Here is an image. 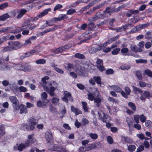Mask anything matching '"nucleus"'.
<instances>
[{
  "label": "nucleus",
  "instance_id": "obj_1",
  "mask_svg": "<svg viewBox=\"0 0 152 152\" xmlns=\"http://www.w3.org/2000/svg\"><path fill=\"white\" fill-rule=\"evenodd\" d=\"M75 72L78 75L85 77L87 76L88 73L87 71L83 65L81 61L76 60H75Z\"/></svg>",
  "mask_w": 152,
  "mask_h": 152
},
{
  "label": "nucleus",
  "instance_id": "obj_2",
  "mask_svg": "<svg viewBox=\"0 0 152 152\" xmlns=\"http://www.w3.org/2000/svg\"><path fill=\"white\" fill-rule=\"evenodd\" d=\"M8 45L9 46L4 48L2 51V52H6L18 49L22 47L20 42L17 41H10L8 42Z\"/></svg>",
  "mask_w": 152,
  "mask_h": 152
},
{
  "label": "nucleus",
  "instance_id": "obj_3",
  "mask_svg": "<svg viewBox=\"0 0 152 152\" xmlns=\"http://www.w3.org/2000/svg\"><path fill=\"white\" fill-rule=\"evenodd\" d=\"M124 7V5L120 6L117 8H115V7H107L104 11V16L105 18L109 17L111 15V13L119 12Z\"/></svg>",
  "mask_w": 152,
  "mask_h": 152
},
{
  "label": "nucleus",
  "instance_id": "obj_4",
  "mask_svg": "<svg viewBox=\"0 0 152 152\" xmlns=\"http://www.w3.org/2000/svg\"><path fill=\"white\" fill-rule=\"evenodd\" d=\"M51 8H49L44 10L39 14L37 15L35 17H31L30 18V21L32 22L37 21L39 18H41L44 16L45 15L48 14L49 12L51 11Z\"/></svg>",
  "mask_w": 152,
  "mask_h": 152
},
{
  "label": "nucleus",
  "instance_id": "obj_5",
  "mask_svg": "<svg viewBox=\"0 0 152 152\" xmlns=\"http://www.w3.org/2000/svg\"><path fill=\"white\" fill-rule=\"evenodd\" d=\"M64 95L62 98V100L66 103H68L69 100L70 102H72L73 101V98L71 94L67 91H64Z\"/></svg>",
  "mask_w": 152,
  "mask_h": 152
},
{
  "label": "nucleus",
  "instance_id": "obj_6",
  "mask_svg": "<svg viewBox=\"0 0 152 152\" xmlns=\"http://www.w3.org/2000/svg\"><path fill=\"white\" fill-rule=\"evenodd\" d=\"M33 24H34V23H23L21 26L18 28V30H20V31H18V30H15L14 32H12L16 33L21 31L23 30H29L30 26H31Z\"/></svg>",
  "mask_w": 152,
  "mask_h": 152
},
{
  "label": "nucleus",
  "instance_id": "obj_7",
  "mask_svg": "<svg viewBox=\"0 0 152 152\" xmlns=\"http://www.w3.org/2000/svg\"><path fill=\"white\" fill-rule=\"evenodd\" d=\"M9 99L12 104V106L14 109L18 110L19 109V104L18 99L15 96H10Z\"/></svg>",
  "mask_w": 152,
  "mask_h": 152
},
{
  "label": "nucleus",
  "instance_id": "obj_8",
  "mask_svg": "<svg viewBox=\"0 0 152 152\" xmlns=\"http://www.w3.org/2000/svg\"><path fill=\"white\" fill-rule=\"evenodd\" d=\"M12 67L4 63V60L3 57H0V70L6 71L10 70Z\"/></svg>",
  "mask_w": 152,
  "mask_h": 152
},
{
  "label": "nucleus",
  "instance_id": "obj_9",
  "mask_svg": "<svg viewBox=\"0 0 152 152\" xmlns=\"http://www.w3.org/2000/svg\"><path fill=\"white\" fill-rule=\"evenodd\" d=\"M43 88L44 90L47 92L50 96H54L56 87H54L51 86L50 88H49L47 86H43Z\"/></svg>",
  "mask_w": 152,
  "mask_h": 152
},
{
  "label": "nucleus",
  "instance_id": "obj_10",
  "mask_svg": "<svg viewBox=\"0 0 152 152\" xmlns=\"http://www.w3.org/2000/svg\"><path fill=\"white\" fill-rule=\"evenodd\" d=\"M29 121L30 123L28 125H30V129L31 130H33L35 129V125L37 124V122L36 121V119L33 116L30 118Z\"/></svg>",
  "mask_w": 152,
  "mask_h": 152
},
{
  "label": "nucleus",
  "instance_id": "obj_11",
  "mask_svg": "<svg viewBox=\"0 0 152 152\" xmlns=\"http://www.w3.org/2000/svg\"><path fill=\"white\" fill-rule=\"evenodd\" d=\"M34 135V133H32L28 135V139L27 140L25 141L28 146H30L34 143L35 139L33 138Z\"/></svg>",
  "mask_w": 152,
  "mask_h": 152
},
{
  "label": "nucleus",
  "instance_id": "obj_12",
  "mask_svg": "<svg viewBox=\"0 0 152 152\" xmlns=\"http://www.w3.org/2000/svg\"><path fill=\"white\" fill-rule=\"evenodd\" d=\"M96 66L101 72H103L105 70V68L103 65V61L102 60L98 59L96 61Z\"/></svg>",
  "mask_w": 152,
  "mask_h": 152
},
{
  "label": "nucleus",
  "instance_id": "obj_13",
  "mask_svg": "<svg viewBox=\"0 0 152 152\" xmlns=\"http://www.w3.org/2000/svg\"><path fill=\"white\" fill-rule=\"evenodd\" d=\"M45 138L47 143H50L53 140V135L50 131H47L45 133Z\"/></svg>",
  "mask_w": 152,
  "mask_h": 152
},
{
  "label": "nucleus",
  "instance_id": "obj_14",
  "mask_svg": "<svg viewBox=\"0 0 152 152\" xmlns=\"http://www.w3.org/2000/svg\"><path fill=\"white\" fill-rule=\"evenodd\" d=\"M150 93L148 91H145L140 97V99L142 101H145L146 98H148L150 96Z\"/></svg>",
  "mask_w": 152,
  "mask_h": 152
},
{
  "label": "nucleus",
  "instance_id": "obj_15",
  "mask_svg": "<svg viewBox=\"0 0 152 152\" xmlns=\"http://www.w3.org/2000/svg\"><path fill=\"white\" fill-rule=\"evenodd\" d=\"M130 48L132 51L133 52H137L138 51L140 52L142 51V50L141 49L137 47L135 45H131Z\"/></svg>",
  "mask_w": 152,
  "mask_h": 152
},
{
  "label": "nucleus",
  "instance_id": "obj_16",
  "mask_svg": "<svg viewBox=\"0 0 152 152\" xmlns=\"http://www.w3.org/2000/svg\"><path fill=\"white\" fill-rule=\"evenodd\" d=\"M31 69V66L27 63L22 64V71L27 72L30 71Z\"/></svg>",
  "mask_w": 152,
  "mask_h": 152
},
{
  "label": "nucleus",
  "instance_id": "obj_17",
  "mask_svg": "<svg viewBox=\"0 0 152 152\" xmlns=\"http://www.w3.org/2000/svg\"><path fill=\"white\" fill-rule=\"evenodd\" d=\"M19 109H20V114L25 113H27V110L26 107L23 104H20L19 106Z\"/></svg>",
  "mask_w": 152,
  "mask_h": 152
},
{
  "label": "nucleus",
  "instance_id": "obj_18",
  "mask_svg": "<svg viewBox=\"0 0 152 152\" xmlns=\"http://www.w3.org/2000/svg\"><path fill=\"white\" fill-rule=\"evenodd\" d=\"M29 146H28L26 142H25V143H21L19 144V146L18 147L17 149L20 151H21L23 150V149L25 148L29 147Z\"/></svg>",
  "mask_w": 152,
  "mask_h": 152
},
{
  "label": "nucleus",
  "instance_id": "obj_19",
  "mask_svg": "<svg viewBox=\"0 0 152 152\" xmlns=\"http://www.w3.org/2000/svg\"><path fill=\"white\" fill-rule=\"evenodd\" d=\"M30 125H28L27 124L23 123L21 125V129L23 130L30 131Z\"/></svg>",
  "mask_w": 152,
  "mask_h": 152
},
{
  "label": "nucleus",
  "instance_id": "obj_20",
  "mask_svg": "<svg viewBox=\"0 0 152 152\" xmlns=\"http://www.w3.org/2000/svg\"><path fill=\"white\" fill-rule=\"evenodd\" d=\"M75 61H74V64L70 63H68L67 64V66H65L64 67L65 69L67 70H69V69H75Z\"/></svg>",
  "mask_w": 152,
  "mask_h": 152
},
{
  "label": "nucleus",
  "instance_id": "obj_21",
  "mask_svg": "<svg viewBox=\"0 0 152 152\" xmlns=\"http://www.w3.org/2000/svg\"><path fill=\"white\" fill-rule=\"evenodd\" d=\"M10 17L9 15L6 13L3 15L0 16V21H4Z\"/></svg>",
  "mask_w": 152,
  "mask_h": 152
},
{
  "label": "nucleus",
  "instance_id": "obj_22",
  "mask_svg": "<svg viewBox=\"0 0 152 152\" xmlns=\"http://www.w3.org/2000/svg\"><path fill=\"white\" fill-rule=\"evenodd\" d=\"M101 120L104 122H109L111 121L110 117L107 115H105Z\"/></svg>",
  "mask_w": 152,
  "mask_h": 152
},
{
  "label": "nucleus",
  "instance_id": "obj_23",
  "mask_svg": "<svg viewBox=\"0 0 152 152\" xmlns=\"http://www.w3.org/2000/svg\"><path fill=\"white\" fill-rule=\"evenodd\" d=\"M5 127L3 124L0 125V138L5 134Z\"/></svg>",
  "mask_w": 152,
  "mask_h": 152
},
{
  "label": "nucleus",
  "instance_id": "obj_24",
  "mask_svg": "<svg viewBox=\"0 0 152 152\" xmlns=\"http://www.w3.org/2000/svg\"><path fill=\"white\" fill-rule=\"evenodd\" d=\"M62 47H60L58 48H56L52 51V52L54 53L58 54L59 53L62 52L64 51Z\"/></svg>",
  "mask_w": 152,
  "mask_h": 152
},
{
  "label": "nucleus",
  "instance_id": "obj_25",
  "mask_svg": "<svg viewBox=\"0 0 152 152\" xmlns=\"http://www.w3.org/2000/svg\"><path fill=\"white\" fill-rule=\"evenodd\" d=\"M88 37H85V39L81 40L80 41V44H82L84 42H85L87 41L90 40L92 37V36L91 35H88Z\"/></svg>",
  "mask_w": 152,
  "mask_h": 152
},
{
  "label": "nucleus",
  "instance_id": "obj_26",
  "mask_svg": "<svg viewBox=\"0 0 152 152\" xmlns=\"http://www.w3.org/2000/svg\"><path fill=\"white\" fill-rule=\"evenodd\" d=\"M74 57L75 58L80 59H83L85 58L84 55L82 54L77 53H75L74 55Z\"/></svg>",
  "mask_w": 152,
  "mask_h": 152
},
{
  "label": "nucleus",
  "instance_id": "obj_27",
  "mask_svg": "<svg viewBox=\"0 0 152 152\" xmlns=\"http://www.w3.org/2000/svg\"><path fill=\"white\" fill-rule=\"evenodd\" d=\"M82 104L83 105V108L85 112H87L88 111V108L87 107V104L86 102H82Z\"/></svg>",
  "mask_w": 152,
  "mask_h": 152
},
{
  "label": "nucleus",
  "instance_id": "obj_28",
  "mask_svg": "<svg viewBox=\"0 0 152 152\" xmlns=\"http://www.w3.org/2000/svg\"><path fill=\"white\" fill-rule=\"evenodd\" d=\"M92 6V4L90 3L88 5L82 7L80 10V11L83 12L84 11H86L88 10L90 7Z\"/></svg>",
  "mask_w": 152,
  "mask_h": 152
},
{
  "label": "nucleus",
  "instance_id": "obj_29",
  "mask_svg": "<svg viewBox=\"0 0 152 152\" xmlns=\"http://www.w3.org/2000/svg\"><path fill=\"white\" fill-rule=\"evenodd\" d=\"M14 67L18 70L22 71V64H16L14 66Z\"/></svg>",
  "mask_w": 152,
  "mask_h": 152
},
{
  "label": "nucleus",
  "instance_id": "obj_30",
  "mask_svg": "<svg viewBox=\"0 0 152 152\" xmlns=\"http://www.w3.org/2000/svg\"><path fill=\"white\" fill-rule=\"evenodd\" d=\"M94 25V23L93 22H91L88 23V31H91L92 29L95 27Z\"/></svg>",
  "mask_w": 152,
  "mask_h": 152
},
{
  "label": "nucleus",
  "instance_id": "obj_31",
  "mask_svg": "<svg viewBox=\"0 0 152 152\" xmlns=\"http://www.w3.org/2000/svg\"><path fill=\"white\" fill-rule=\"evenodd\" d=\"M132 26V25L130 24H128L125 25L120 27V29L121 30L124 31L126 29L128 28H131Z\"/></svg>",
  "mask_w": 152,
  "mask_h": 152
},
{
  "label": "nucleus",
  "instance_id": "obj_32",
  "mask_svg": "<svg viewBox=\"0 0 152 152\" xmlns=\"http://www.w3.org/2000/svg\"><path fill=\"white\" fill-rule=\"evenodd\" d=\"M110 87L113 88V89L117 92H119L121 91V89L118 86L113 85Z\"/></svg>",
  "mask_w": 152,
  "mask_h": 152
},
{
  "label": "nucleus",
  "instance_id": "obj_33",
  "mask_svg": "<svg viewBox=\"0 0 152 152\" xmlns=\"http://www.w3.org/2000/svg\"><path fill=\"white\" fill-rule=\"evenodd\" d=\"M144 73L145 74L148 76L152 77V72L151 70L147 69L144 71Z\"/></svg>",
  "mask_w": 152,
  "mask_h": 152
},
{
  "label": "nucleus",
  "instance_id": "obj_34",
  "mask_svg": "<svg viewBox=\"0 0 152 152\" xmlns=\"http://www.w3.org/2000/svg\"><path fill=\"white\" fill-rule=\"evenodd\" d=\"M37 64H44L46 62V60L43 59H41L37 60L35 62Z\"/></svg>",
  "mask_w": 152,
  "mask_h": 152
},
{
  "label": "nucleus",
  "instance_id": "obj_35",
  "mask_svg": "<svg viewBox=\"0 0 152 152\" xmlns=\"http://www.w3.org/2000/svg\"><path fill=\"white\" fill-rule=\"evenodd\" d=\"M52 102L55 105H56L59 102V99L57 98L53 97L52 98Z\"/></svg>",
  "mask_w": 152,
  "mask_h": 152
},
{
  "label": "nucleus",
  "instance_id": "obj_36",
  "mask_svg": "<svg viewBox=\"0 0 152 152\" xmlns=\"http://www.w3.org/2000/svg\"><path fill=\"white\" fill-rule=\"evenodd\" d=\"M8 39H9V37L7 36L1 38H0V45Z\"/></svg>",
  "mask_w": 152,
  "mask_h": 152
},
{
  "label": "nucleus",
  "instance_id": "obj_37",
  "mask_svg": "<svg viewBox=\"0 0 152 152\" xmlns=\"http://www.w3.org/2000/svg\"><path fill=\"white\" fill-rule=\"evenodd\" d=\"M102 98L100 97H96V103H97L96 105L98 107H99L100 105V103L102 102Z\"/></svg>",
  "mask_w": 152,
  "mask_h": 152
},
{
  "label": "nucleus",
  "instance_id": "obj_38",
  "mask_svg": "<svg viewBox=\"0 0 152 152\" xmlns=\"http://www.w3.org/2000/svg\"><path fill=\"white\" fill-rule=\"evenodd\" d=\"M63 7V6L62 5L60 4H57L55 7L53 11L54 12L56 11L57 10H58L62 8Z\"/></svg>",
  "mask_w": 152,
  "mask_h": 152
},
{
  "label": "nucleus",
  "instance_id": "obj_39",
  "mask_svg": "<svg viewBox=\"0 0 152 152\" xmlns=\"http://www.w3.org/2000/svg\"><path fill=\"white\" fill-rule=\"evenodd\" d=\"M75 12H76V11L75 9H70L67 11L66 14L68 15H72Z\"/></svg>",
  "mask_w": 152,
  "mask_h": 152
},
{
  "label": "nucleus",
  "instance_id": "obj_40",
  "mask_svg": "<svg viewBox=\"0 0 152 152\" xmlns=\"http://www.w3.org/2000/svg\"><path fill=\"white\" fill-rule=\"evenodd\" d=\"M88 99L91 101L94 100V101L95 102V97L91 93L89 92V94H88Z\"/></svg>",
  "mask_w": 152,
  "mask_h": 152
},
{
  "label": "nucleus",
  "instance_id": "obj_41",
  "mask_svg": "<svg viewBox=\"0 0 152 152\" xmlns=\"http://www.w3.org/2000/svg\"><path fill=\"white\" fill-rule=\"evenodd\" d=\"M128 105L134 111H135L136 110V107L135 104L133 103L130 102L128 103Z\"/></svg>",
  "mask_w": 152,
  "mask_h": 152
},
{
  "label": "nucleus",
  "instance_id": "obj_42",
  "mask_svg": "<svg viewBox=\"0 0 152 152\" xmlns=\"http://www.w3.org/2000/svg\"><path fill=\"white\" fill-rule=\"evenodd\" d=\"M135 75L139 80H141L142 79V77L140 71H136Z\"/></svg>",
  "mask_w": 152,
  "mask_h": 152
},
{
  "label": "nucleus",
  "instance_id": "obj_43",
  "mask_svg": "<svg viewBox=\"0 0 152 152\" xmlns=\"http://www.w3.org/2000/svg\"><path fill=\"white\" fill-rule=\"evenodd\" d=\"M96 82L100 86H101L102 84L101 78L100 77L97 76L96 77Z\"/></svg>",
  "mask_w": 152,
  "mask_h": 152
},
{
  "label": "nucleus",
  "instance_id": "obj_44",
  "mask_svg": "<svg viewBox=\"0 0 152 152\" xmlns=\"http://www.w3.org/2000/svg\"><path fill=\"white\" fill-rule=\"evenodd\" d=\"M147 24H144L142 25H140L137 26V28H138V30L140 31L142 28L146 27L148 26Z\"/></svg>",
  "mask_w": 152,
  "mask_h": 152
},
{
  "label": "nucleus",
  "instance_id": "obj_45",
  "mask_svg": "<svg viewBox=\"0 0 152 152\" xmlns=\"http://www.w3.org/2000/svg\"><path fill=\"white\" fill-rule=\"evenodd\" d=\"M108 100L109 101L112 102L113 103L118 104L119 103L118 100L111 97H109Z\"/></svg>",
  "mask_w": 152,
  "mask_h": 152
},
{
  "label": "nucleus",
  "instance_id": "obj_46",
  "mask_svg": "<svg viewBox=\"0 0 152 152\" xmlns=\"http://www.w3.org/2000/svg\"><path fill=\"white\" fill-rule=\"evenodd\" d=\"M136 62L137 63H144L146 64L147 62V61L146 60L143 59H139L136 60Z\"/></svg>",
  "mask_w": 152,
  "mask_h": 152
},
{
  "label": "nucleus",
  "instance_id": "obj_47",
  "mask_svg": "<svg viewBox=\"0 0 152 152\" xmlns=\"http://www.w3.org/2000/svg\"><path fill=\"white\" fill-rule=\"evenodd\" d=\"M58 17H59L60 21H61L64 19H66L68 18L67 16L65 14H61L58 15Z\"/></svg>",
  "mask_w": 152,
  "mask_h": 152
},
{
  "label": "nucleus",
  "instance_id": "obj_48",
  "mask_svg": "<svg viewBox=\"0 0 152 152\" xmlns=\"http://www.w3.org/2000/svg\"><path fill=\"white\" fill-rule=\"evenodd\" d=\"M8 6V4L7 2H5L0 5V10H2Z\"/></svg>",
  "mask_w": 152,
  "mask_h": 152
},
{
  "label": "nucleus",
  "instance_id": "obj_49",
  "mask_svg": "<svg viewBox=\"0 0 152 152\" xmlns=\"http://www.w3.org/2000/svg\"><path fill=\"white\" fill-rule=\"evenodd\" d=\"M49 109L50 111L52 113H55L57 112L56 108L52 105L50 106Z\"/></svg>",
  "mask_w": 152,
  "mask_h": 152
},
{
  "label": "nucleus",
  "instance_id": "obj_50",
  "mask_svg": "<svg viewBox=\"0 0 152 152\" xmlns=\"http://www.w3.org/2000/svg\"><path fill=\"white\" fill-rule=\"evenodd\" d=\"M98 115L99 116V118L101 119L105 115L103 112L102 110H99L98 111Z\"/></svg>",
  "mask_w": 152,
  "mask_h": 152
},
{
  "label": "nucleus",
  "instance_id": "obj_51",
  "mask_svg": "<svg viewBox=\"0 0 152 152\" xmlns=\"http://www.w3.org/2000/svg\"><path fill=\"white\" fill-rule=\"evenodd\" d=\"M105 18L104 16V13L102 14L98 12L96 13V19H97L98 18Z\"/></svg>",
  "mask_w": 152,
  "mask_h": 152
},
{
  "label": "nucleus",
  "instance_id": "obj_52",
  "mask_svg": "<svg viewBox=\"0 0 152 152\" xmlns=\"http://www.w3.org/2000/svg\"><path fill=\"white\" fill-rule=\"evenodd\" d=\"M107 44L108 43L107 42V41H106L104 43L101 45L100 46H99V48L96 49V51H98L99 50H101L102 48L103 47H104L107 46Z\"/></svg>",
  "mask_w": 152,
  "mask_h": 152
},
{
  "label": "nucleus",
  "instance_id": "obj_53",
  "mask_svg": "<svg viewBox=\"0 0 152 152\" xmlns=\"http://www.w3.org/2000/svg\"><path fill=\"white\" fill-rule=\"evenodd\" d=\"M136 148V147L134 145H131L128 146V150L131 152L134 151Z\"/></svg>",
  "mask_w": 152,
  "mask_h": 152
},
{
  "label": "nucleus",
  "instance_id": "obj_54",
  "mask_svg": "<svg viewBox=\"0 0 152 152\" xmlns=\"http://www.w3.org/2000/svg\"><path fill=\"white\" fill-rule=\"evenodd\" d=\"M140 121L142 123L145 122L146 120V118L145 116L143 115L142 114L140 116Z\"/></svg>",
  "mask_w": 152,
  "mask_h": 152
},
{
  "label": "nucleus",
  "instance_id": "obj_55",
  "mask_svg": "<svg viewBox=\"0 0 152 152\" xmlns=\"http://www.w3.org/2000/svg\"><path fill=\"white\" fill-rule=\"evenodd\" d=\"M120 51L119 48H116L112 52V54L113 55H116L118 54Z\"/></svg>",
  "mask_w": 152,
  "mask_h": 152
},
{
  "label": "nucleus",
  "instance_id": "obj_56",
  "mask_svg": "<svg viewBox=\"0 0 152 152\" xmlns=\"http://www.w3.org/2000/svg\"><path fill=\"white\" fill-rule=\"evenodd\" d=\"M88 148H87V150H91L93 148H95V144L94 143L92 144H89L88 145Z\"/></svg>",
  "mask_w": 152,
  "mask_h": 152
},
{
  "label": "nucleus",
  "instance_id": "obj_57",
  "mask_svg": "<svg viewBox=\"0 0 152 152\" xmlns=\"http://www.w3.org/2000/svg\"><path fill=\"white\" fill-rule=\"evenodd\" d=\"M87 26L88 25L86 23H83L79 27V29L80 30H85L86 29Z\"/></svg>",
  "mask_w": 152,
  "mask_h": 152
},
{
  "label": "nucleus",
  "instance_id": "obj_58",
  "mask_svg": "<svg viewBox=\"0 0 152 152\" xmlns=\"http://www.w3.org/2000/svg\"><path fill=\"white\" fill-rule=\"evenodd\" d=\"M121 52L124 55H126V54L128 52V50L127 48H124L121 50Z\"/></svg>",
  "mask_w": 152,
  "mask_h": 152
},
{
  "label": "nucleus",
  "instance_id": "obj_59",
  "mask_svg": "<svg viewBox=\"0 0 152 152\" xmlns=\"http://www.w3.org/2000/svg\"><path fill=\"white\" fill-rule=\"evenodd\" d=\"M54 68L55 70L58 72L60 74H63L64 73L63 70L56 66H54Z\"/></svg>",
  "mask_w": 152,
  "mask_h": 152
},
{
  "label": "nucleus",
  "instance_id": "obj_60",
  "mask_svg": "<svg viewBox=\"0 0 152 152\" xmlns=\"http://www.w3.org/2000/svg\"><path fill=\"white\" fill-rule=\"evenodd\" d=\"M145 125L149 128L152 127V122L150 121H147L145 123Z\"/></svg>",
  "mask_w": 152,
  "mask_h": 152
},
{
  "label": "nucleus",
  "instance_id": "obj_61",
  "mask_svg": "<svg viewBox=\"0 0 152 152\" xmlns=\"http://www.w3.org/2000/svg\"><path fill=\"white\" fill-rule=\"evenodd\" d=\"M114 72V70L111 69H109L106 70V74L108 75L110 74H113Z\"/></svg>",
  "mask_w": 152,
  "mask_h": 152
},
{
  "label": "nucleus",
  "instance_id": "obj_62",
  "mask_svg": "<svg viewBox=\"0 0 152 152\" xmlns=\"http://www.w3.org/2000/svg\"><path fill=\"white\" fill-rule=\"evenodd\" d=\"M31 42L29 40V39L26 40L25 41L24 43L22 45L23 46H26L28 45H30L31 44Z\"/></svg>",
  "mask_w": 152,
  "mask_h": 152
},
{
  "label": "nucleus",
  "instance_id": "obj_63",
  "mask_svg": "<svg viewBox=\"0 0 152 152\" xmlns=\"http://www.w3.org/2000/svg\"><path fill=\"white\" fill-rule=\"evenodd\" d=\"M69 75L70 76L74 79L77 78V74L73 72H70Z\"/></svg>",
  "mask_w": 152,
  "mask_h": 152
},
{
  "label": "nucleus",
  "instance_id": "obj_64",
  "mask_svg": "<svg viewBox=\"0 0 152 152\" xmlns=\"http://www.w3.org/2000/svg\"><path fill=\"white\" fill-rule=\"evenodd\" d=\"M49 79V77L48 76H45L44 77L42 78V81L44 84H46L47 82L46 80H48Z\"/></svg>",
  "mask_w": 152,
  "mask_h": 152
}]
</instances>
